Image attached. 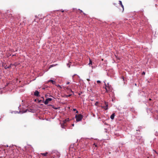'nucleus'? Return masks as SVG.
Segmentation results:
<instances>
[{"instance_id":"obj_21","label":"nucleus","mask_w":158,"mask_h":158,"mask_svg":"<svg viewBox=\"0 0 158 158\" xmlns=\"http://www.w3.org/2000/svg\"><path fill=\"white\" fill-rule=\"evenodd\" d=\"M73 110H74V111L76 110V109H73Z\"/></svg>"},{"instance_id":"obj_3","label":"nucleus","mask_w":158,"mask_h":158,"mask_svg":"<svg viewBox=\"0 0 158 158\" xmlns=\"http://www.w3.org/2000/svg\"><path fill=\"white\" fill-rule=\"evenodd\" d=\"M105 106H101V107L102 108L104 109L105 110H106L108 109V103L105 101Z\"/></svg>"},{"instance_id":"obj_1","label":"nucleus","mask_w":158,"mask_h":158,"mask_svg":"<svg viewBox=\"0 0 158 158\" xmlns=\"http://www.w3.org/2000/svg\"><path fill=\"white\" fill-rule=\"evenodd\" d=\"M52 99H46V101L44 102V101L40 99H35V102H38V103L40 105H43L42 103H44L45 105L48 104L49 101H50Z\"/></svg>"},{"instance_id":"obj_25","label":"nucleus","mask_w":158,"mask_h":158,"mask_svg":"<svg viewBox=\"0 0 158 158\" xmlns=\"http://www.w3.org/2000/svg\"><path fill=\"white\" fill-rule=\"evenodd\" d=\"M90 91H92V89H90Z\"/></svg>"},{"instance_id":"obj_15","label":"nucleus","mask_w":158,"mask_h":158,"mask_svg":"<svg viewBox=\"0 0 158 158\" xmlns=\"http://www.w3.org/2000/svg\"><path fill=\"white\" fill-rule=\"evenodd\" d=\"M71 95L69 94V95H66V98H68L69 97L71 96Z\"/></svg>"},{"instance_id":"obj_18","label":"nucleus","mask_w":158,"mask_h":158,"mask_svg":"<svg viewBox=\"0 0 158 158\" xmlns=\"http://www.w3.org/2000/svg\"><path fill=\"white\" fill-rule=\"evenodd\" d=\"M67 66L69 67V68L70 67V65L69 64H67Z\"/></svg>"},{"instance_id":"obj_7","label":"nucleus","mask_w":158,"mask_h":158,"mask_svg":"<svg viewBox=\"0 0 158 158\" xmlns=\"http://www.w3.org/2000/svg\"><path fill=\"white\" fill-rule=\"evenodd\" d=\"M115 116V114L113 113L110 116V118L111 119H113Z\"/></svg>"},{"instance_id":"obj_8","label":"nucleus","mask_w":158,"mask_h":158,"mask_svg":"<svg viewBox=\"0 0 158 158\" xmlns=\"http://www.w3.org/2000/svg\"><path fill=\"white\" fill-rule=\"evenodd\" d=\"M51 82L53 84H55L56 83V82L55 81H54L52 80H49L48 81V82Z\"/></svg>"},{"instance_id":"obj_6","label":"nucleus","mask_w":158,"mask_h":158,"mask_svg":"<svg viewBox=\"0 0 158 158\" xmlns=\"http://www.w3.org/2000/svg\"><path fill=\"white\" fill-rule=\"evenodd\" d=\"M34 95L36 97L40 96L39 93L37 90H36L34 93Z\"/></svg>"},{"instance_id":"obj_19","label":"nucleus","mask_w":158,"mask_h":158,"mask_svg":"<svg viewBox=\"0 0 158 158\" xmlns=\"http://www.w3.org/2000/svg\"><path fill=\"white\" fill-rule=\"evenodd\" d=\"M142 75H144V74H145V73L144 72H143L142 73Z\"/></svg>"},{"instance_id":"obj_28","label":"nucleus","mask_w":158,"mask_h":158,"mask_svg":"<svg viewBox=\"0 0 158 158\" xmlns=\"http://www.w3.org/2000/svg\"><path fill=\"white\" fill-rule=\"evenodd\" d=\"M149 100H152V99H149Z\"/></svg>"},{"instance_id":"obj_17","label":"nucleus","mask_w":158,"mask_h":158,"mask_svg":"<svg viewBox=\"0 0 158 158\" xmlns=\"http://www.w3.org/2000/svg\"><path fill=\"white\" fill-rule=\"evenodd\" d=\"M97 83H101V81H100L98 80V81H97Z\"/></svg>"},{"instance_id":"obj_4","label":"nucleus","mask_w":158,"mask_h":158,"mask_svg":"<svg viewBox=\"0 0 158 158\" xmlns=\"http://www.w3.org/2000/svg\"><path fill=\"white\" fill-rule=\"evenodd\" d=\"M108 85H109L108 84H107ZM105 89L107 92L111 90V87L109 86H107L106 85L105 83Z\"/></svg>"},{"instance_id":"obj_26","label":"nucleus","mask_w":158,"mask_h":158,"mask_svg":"<svg viewBox=\"0 0 158 158\" xmlns=\"http://www.w3.org/2000/svg\"><path fill=\"white\" fill-rule=\"evenodd\" d=\"M54 109H57V108H55Z\"/></svg>"},{"instance_id":"obj_16","label":"nucleus","mask_w":158,"mask_h":158,"mask_svg":"<svg viewBox=\"0 0 158 158\" xmlns=\"http://www.w3.org/2000/svg\"><path fill=\"white\" fill-rule=\"evenodd\" d=\"M98 102H96L95 104V105L98 106Z\"/></svg>"},{"instance_id":"obj_12","label":"nucleus","mask_w":158,"mask_h":158,"mask_svg":"<svg viewBox=\"0 0 158 158\" xmlns=\"http://www.w3.org/2000/svg\"><path fill=\"white\" fill-rule=\"evenodd\" d=\"M27 110H28L27 109L26 110H23V111H22V113H25V112H26ZM28 111H29L28 110Z\"/></svg>"},{"instance_id":"obj_24","label":"nucleus","mask_w":158,"mask_h":158,"mask_svg":"<svg viewBox=\"0 0 158 158\" xmlns=\"http://www.w3.org/2000/svg\"><path fill=\"white\" fill-rule=\"evenodd\" d=\"M76 113H78V111H76Z\"/></svg>"},{"instance_id":"obj_5","label":"nucleus","mask_w":158,"mask_h":158,"mask_svg":"<svg viewBox=\"0 0 158 158\" xmlns=\"http://www.w3.org/2000/svg\"><path fill=\"white\" fill-rule=\"evenodd\" d=\"M67 121L66 120H64L63 121V123H61V127L63 128H64V127L65 126V123Z\"/></svg>"},{"instance_id":"obj_10","label":"nucleus","mask_w":158,"mask_h":158,"mask_svg":"<svg viewBox=\"0 0 158 158\" xmlns=\"http://www.w3.org/2000/svg\"><path fill=\"white\" fill-rule=\"evenodd\" d=\"M48 154V153L47 152H46L45 153H41L40 154L42 155L43 156H47V155Z\"/></svg>"},{"instance_id":"obj_23","label":"nucleus","mask_w":158,"mask_h":158,"mask_svg":"<svg viewBox=\"0 0 158 158\" xmlns=\"http://www.w3.org/2000/svg\"><path fill=\"white\" fill-rule=\"evenodd\" d=\"M83 14L84 15H86V14H85V13H83Z\"/></svg>"},{"instance_id":"obj_13","label":"nucleus","mask_w":158,"mask_h":158,"mask_svg":"<svg viewBox=\"0 0 158 158\" xmlns=\"http://www.w3.org/2000/svg\"><path fill=\"white\" fill-rule=\"evenodd\" d=\"M92 64V62L91 60L89 59V64Z\"/></svg>"},{"instance_id":"obj_9","label":"nucleus","mask_w":158,"mask_h":158,"mask_svg":"<svg viewBox=\"0 0 158 158\" xmlns=\"http://www.w3.org/2000/svg\"><path fill=\"white\" fill-rule=\"evenodd\" d=\"M119 4L121 5V7L123 8V10H124V6L123 5L122 3V2L121 1H119Z\"/></svg>"},{"instance_id":"obj_22","label":"nucleus","mask_w":158,"mask_h":158,"mask_svg":"<svg viewBox=\"0 0 158 158\" xmlns=\"http://www.w3.org/2000/svg\"><path fill=\"white\" fill-rule=\"evenodd\" d=\"M69 82H67V84H69Z\"/></svg>"},{"instance_id":"obj_2","label":"nucleus","mask_w":158,"mask_h":158,"mask_svg":"<svg viewBox=\"0 0 158 158\" xmlns=\"http://www.w3.org/2000/svg\"><path fill=\"white\" fill-rule=\"evenodd\" d=\"M76 118V121L77 122H79L82 119L83 116L81 114H79L78 115L76 114L75 116Z\"/></svg>"},{"instance_id":"obj_14","label":"nucleus","mask_w":158,"mask_h":158,"mask_svg":"<svg viewBox=\"0 0 158 158\" xmlns=\"http://www.w3.org/2000/svg\"><path fill=\"white\" fill-rule=\"evenodd\" d=\"M55 65H54V64L51 65H50V68H51V67H52L54 66Z\"/></svg>"},{"instance_id":"obj_27","label":"nucleus","mask_w":158,"mask_h":158,"mask_svg":"<svg viewBox=\"0 0 158 158\" xmlns=\"http://www.w3.org/2000/svg\"><path fill=\"white\" fill-rule=\"evenodd\" d=\"M72 125H73V126H74V124H72Z\"/></svg>"},{"instance_id":"obj_11","label":"nucleus","mask_w":158,"mask_h":158,"mask_svg":"<svg viewBox=\"0 0 158 158\" xmlns=\"http://www.w3.org/2000/svg\"><path fill=\"white\" fill-rule=\"evenodd\" d=\"M48 96H49L48 95H45V98H46V99H51V98L48 97Z\"/></svg>"},{"instance_id":"obj_20","label":"nucleus","mask_w":158,"mask_h":158,"mask_svg":"<svg viewBox=\"0 0 158 158\" xmlns=\"http://www.w3.org/2000/svg\"><path fill=\"white\" fill-rule=\"evenodd\" d=\"M79 10H80V13L83 12V11H82V10H80V9H79Z\"/></svg>"}]
</instances>
